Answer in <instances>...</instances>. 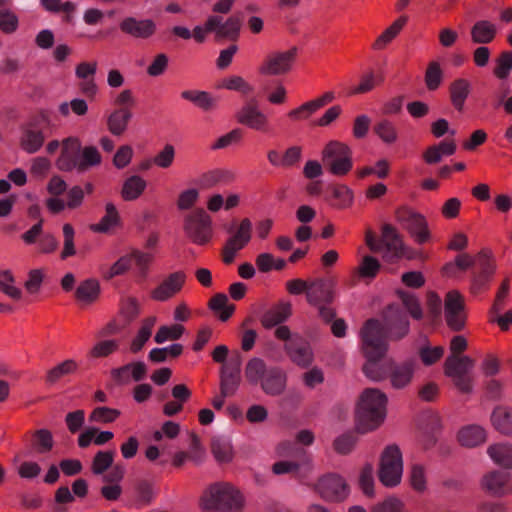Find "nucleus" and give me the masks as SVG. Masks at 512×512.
<instances>
[{"instance_id":"1","label":"nucleus","mask_w":512,"mask_h":512,"mask_svg":"<svg viewBox=\"0 0 512 512\" xmlns=\"http://www.w3.org/2000/svg\"><path fill=\"white\" fill-rule=\"evenodd\" d=\"M362 350L367 358L363 366L364 374L373 381H380L387 377V369L380 360L384 357L388 345L379 320L369 319L361 329Z\"/></svg>"},{"instance_id":"2","label":"nucleus","mask_w":512,"mask_h":512,"mask_svg":"<svg viewBox=\"0 0 512 512\" xmlns=\"http://www.w3.org/2000/svg\"><path fill=\"white\" fill-rule=\"evenodd\" d=\"M405 308L398 305H390L383 313V322L379 321L381 328L385 334V340H400L409 332V319L407 311L410 315L419 320L423 316V312L417 298L406 291H398Z\"/></svg>"},{"instance_id":"3","label":"nucleus","mask_w":512,"mask_h":512,"mask_svg":"<svg viewBox=\"0 0 512 512\" xmlns=\"http://www.w3.org/2000/svg\"><path fill=\"white\" fill-rule=\"evenodd\" d=\"M387 396L377 388L365 389L356 410L357 430L360 433L377 428L386 416Z\"/></svg>"},{"instance_id":"4","label":"nucleus","mask_w":512,"mask_h":512,"mask_svg":"<svg viewBox=\"0 0 512 512\" xmlns=\"http://www.w3.org/2000/svg\"><path fill=\"white\" fill-rule=\"evenodd\" d=\"M245 377L251 384H260L269 396H279L286 388V374L276 366H267L260 358H252L245 367Z\"/></svg>"},{"instance_id":"5","label":"nucleus","mask_w":512,"mask_h":512,"mask_svg":"<svg viewBox=\"0 0 512 512\" xmlns=\"http://www.w3.org/2000/svg\"><path fill=\"white\" fill-rule=\"evenodd\" d=\"M201 505L206 512H240L243 499L232 485L215 483L204 492Z\"/></svg>"},{"instance_id":"6","label":"nucleus","mask_w":512,"mask_h":512,"mask_svg":"<svg viewBox=\"0 0 512 512\" xmlns=\"http://www.w3.org/2000/svg\"><path fill=\"white\" fill-rule=\"evenodd\" d=\"M183 230L192 243L204 246L213 237L212 218L203 208H195L185 215Z\"/></svg>"},{"instance_id":"7","label":"nucleus","mask_w":512,"mask_h":512,"mask_svg":"<svg viewBox=\"0 0 512 512\" xmlns=\"http://www.w3.org/2000/svg\"><path fill=\"white\" fill-rule=\"evenodd\" d=\"M322 161L333 175L343 176L353 167L352 151L346 144L333 140L323 149Z\"/></svg>"},{"instance_id":"8","label":"nucleus","mask_w":512,"mask_h":512,"mask_svg":"<svg viewBox=\"0 0 512 512\" xmlns=\"http://www.w3.org/2000/svg\"><path fill=\"white\" fill-rule=\"evenodd\" d=\"M365 240L372 252L383 253L384 258L392 260L403 254V242L400 235L389 224L383 226L381 239H377L371 231H367Z\"/></svg>"},{"instance_id":"9","label":"nucleus","mask_w":512,"mask_h":512,"mask_svg":"<svg viewBox=\"0 0 512 512\" xmlns=\"http://www.w3.org/2000/svg\"><path fill=\"white\" fill-rule=\"evenodd\" d=\"M403 473L402 453L397 445H389L382 452L379 465V480L386 487H395L401 482Z\"/></svg>"},{"instance_id":"10","label":"nucleus","mask_w":512,"mask_h":512,"mask_svg":"<svg viewBox=\"0 0 512 512\" xmlns=\"http://www.w3.org/2000/svg\"><path fill=\"white\" fill-rule=\"evenodd\" d=\"M396 220L418 244H423L430 239L427 221L420 213L407 207H401L396 211Z\"/></svg>"},{"instance_id":"11","label":"nucleus","mask_w":512,"mask_h":512,"mask_svg":"<svg viewBox=\"0 0 512 512\" xmlns=\"http://www.w3.org/2000/svg\"><path fill=\"white\" fill-rule=\"evenodd\" d=\"M473 365V360L468 356L451 355L445 361V374L453 378L454 384L463 393H469L472 390L468 373Z\"/></svg>"},{"instance_id":"12","label":"nucleus","mask_w":512,"mask_h":512,"mask_svg":"<svg viewBox=\"0 0 512 512\" xmlns=\"http://www.w3.org/2000/svg\"><path fill=\"white\" fill-rule=\"evenodd\" d=\"M315 491L325 501L342 502L348 497L350 490L344 478L328 473L318 479Z\"/></svg>"},{"instance_id":"13","label":"nucleus","mask_w":512,"mask_h":512,"mask_svg":"<svg viewBox=\"0 0 512 512\" xmlns=\"http://www.w3.org/2000/svg\"><path fill=\"white\" fill-rule=\"evenodd\" d=\"M495 264L487 251H481L476 256V269L472 273L470 290L479 294L489 288V283L495 273Z\"/></svg>"},{"instance_id":"14","label":"nucleus","mask_w":512,"mask_h":512,"mask_svg":"<svg viewBox=\"0 0 512 512\" xmlns=\"http://www.w3.org/2000/svg\"><path fill=\"white\" fill-rule=\"evenodd\" d=\"M297 48L270 53L259 68L261 74L278 76L288 73L296 60Z\"/></svg>"},{"instance_id":"15","label":"nucleus","mask_w":512,"mask_h":512,"mask_svg":"<svg viewBox=\"0 0 512 512\" xmlns=\"http://www.w3.org/2000/svg\"><path fill=\"white\" fill-rule=\"evenodd\" d=\"M445 320L450 329L461 331L466 323L465 303L463 296L456 290L446 294L444 302Z\"/></svg>"},{"instance_id":"16","label":"nucleus","mask_w":512,"mask_h":512,"mask_svg":"<svg viewBox=\"0 0 512 512\" xmlns=\"http://www.w3.org/2000/svg\"><path fill=\"white\" fill-rule=\"evenodd\" d=\"M156 23L149 18H137L128 16L123 18L119 23V29L125 35L134 39L147 40L156 32Z\"/></svg>"},{"instance_id":"17","label":"nucleus","mask_w":512,"mask_h":512,"mask_svg":"<svg viewBox=\"0 0 512 512\" xmlns=\"http://www.w3.org/2000/svg\"><path fill=\"white\" fill-rule=\"evenodd\" d=\"M186 281V274L183 271H176L169 274L150 293L153 300L165 302L179 293Z\"/></svg>"},{"instance_id":"18","label":"nucleus","mask_w":512,"mask_h":512,"mask_svg":"<svg viewBox=\"0 0 512 512\" xmlns=\"http://www.w3.org/2000/svg\"><path fill=\"white\" fill-rule=\"evenodd\" d=\"M237 121L250 129L266 132L269 127L268 117L258 109L255 100L244 105L236 114Z\"/></svg>"},{"instance_id":"19","label":"nucleus","mask_w":512,"mask_h":512,"mask_svg":"<svg viewBox=\"0 0 512 512\" xmlns=\"http://www.w3.org/2000/svg\"><path fill=\"white\" fill-rule=\"evenodd\" d=\"M221 16L212 15L206 21V31L215 32L219 38L235 40L240 32L241 20L239 17L231 16L224 23Z\"/></svg>"},{"instance_id":"20","label":"nucleus","mask_w":512,"mask_h":512,"mask_svg":"<svg viewBox=\"0 0 512 512\" xmlns=\"http://www.w3.org/2000/svg\"><path fill=\"white\" fill-rule=\"evenodd\" d=\"M284 349L290 360L298 366L307 367L312 363L313 352L308 341L300 336L288 340Z\"/></svg>"},{"instance_id":"21","label":"nucleus","mask_w":512,"mask_h":512,"mask_svg":"<svg viewBox=\"0 0 512 512\" xmlns=\"http://www.w3.org/2000/svg\"><path fill=\"white\" fill-rule=\"evenodd\" d=\"M334 299V283L332 280L317 278L309 282L307 301L311 305L330 304Z\"/></svg>"},{"instance_id":"22","label":"nucleus","mask_w":512,"mask_h":512,"mask_svg":"<svg viewBox=\"0 0 512 512\" xmlns=\"http://www.w3.org/2000/svg\"><path fill=\"white\" fill-rule=\"evenodd\" d=\"M416 369V361L406 360L402 363H391L388 368V377L391 386L395 389H403L408 386Z\"/></svg>"},{"instance_id":"23","label":"nucleus","mask_w":512,"mask_h":512,"mask_svg":"<svg viewBox=\"0 0 512 512\" xmlns=\"http://www.w3.org/2000/svg\"><path fill=\"white\" fill-rule=\"evenodd\" d=\"M483 488L494 496H502L512 491L511 476L507 472L492 471L482 480Z\"/></svg>"},{"instance_id":"24","label":"nucleus","mask_w":512,"mask_h":512,"mask_svg":"<svg viewBox=\"0 0 512 512\" xmlns=\"http://www.w3.org/2000/svg\"><path fill=\"white\" fill-rule=\"evenodd\" d=\"M147 373L144 362H132L119 368L112 369L111 376L118 384H127L133 379L136 382L143 380Z\"/></svg>"},{"instance_id":"25","label":"nucleus","mask_w":512,"mask_h":512,"mask_svg":"<svg viewBox=\"0 0 512 512\" xmlns=\"http://www.w3.org/2000/svg\"><path fill=\"white\" fill-rule=\"evenodd\" d=\"M80 149V143L76 138H67L63 141V147L60 157L57 160V166L62 171H79V157L77 155Z\"/></svg>"},{"instance_id":"26","label":"nucleus","mask_w":512,"mask_h":512,"mask_svg":"<svg viewBox=\"0 0 512 512\" xmlns=\"http://www.w3.org/2000/svg\"><path fill=\"white\" fill-rule=\"evenodd\" d=\"M54 125L51 122V113L48 110H39L34 114V152L52 134Z\"/></svg>"},{"instance_id":"27","label":"nucleus","mask_w":512,"mask_h":512,"mask_svg":"<svg viewBox=\"0 0 512 512\" xmlns=\"http://www.w3.org/2000/svg\"><path fill=\"white\" fill-rule=\"evenodd\" d=\"M291 311L292 306L289 302H280L262 315L261 324L267 329L280 325L289 318Z\"/></svg>"},{"instance_id":"28","label":"nucleus","mask_w":512,"mask_h":512,"mask_svg":"<svg viewBox=\"0 0 512 512\" xmlns=\"http://www.w3.org/2000/svg\"><path fill=\"white\" fill-rule=\"evenodd\" d=\"M470 34L474 44L486 45L495 39L497 27L488 20H479L471 27Z\"/></svg>"},{"instance_id":"29","label":"nucleus","mask_w":512,"mask_h":512,"mask_svg":"<svg viewBox=\"0 0 512 512\" xmlns=\"http://www.w3.org/2000/svg\"><path fill=\"white\" fill-rule=\"evenodd\" d=\"M132 118L130 108L115 109L107 118V128L114 136H121L127 129Z\"/></svg>"},{"instance_id":"30","label":"nucleus","mask_w":512,"mask_h":512,"mask_svg":"<svg viewBox=\"0 0 512 512\" xmlns=\"http://www.w3.org/2000/svg\"><path fill=\"white\" fill-rule=\"evenodd\" d=\"M471 91V84L465 78L455 79L449 86L450 100L453 107L461 112Z\"/></svg>"},{"instance_id":"31","label":"nucleus","mask_w":512,"mask_h":512,"mask_svg":"<svg viewBox=\"0 0 512 512\" xmlns=\"http://www.w3.org/2000/svg\"><path fill=\"white\" fill-rule=\"evenodd\" d=\"M486 439L485 431L478 425H469L462 428L458 433V440L462 446L476 447Z\"/></svg>"},{"instance_id":"32","label":"nucleus","mask_w":512,"mask_h":512,"mask_svg":"<svg viewBox=\"0 0 512 512\" xmlns=\"http://www.w3.org/2000/svg\"><path fill=\"white\" fill-rule=\"evenodd\" d=\"M487 453L497 465L512 469V446L510 444L498 443L491 445Z\"/></svg>"},{"instance_id":"33","label":"nucleus","mask_w":512,"mask_h":512,"mask_svg":"<svg viewBox=\"0 0 512 512\" xmlns=\"http://www.w3.org/2000/svg\"><path fill=\"white\" fill-rule=\"evenodd\" d=\"M100 294V284L96 279H86L79 284L75 296L83 304H91Z\"/></svg>"},{"instance_id":"34","label":"nucleus","mask_w":512,"mask_h":512,"mask_svg":"<svg viewBox=\"0 0 512 512\" xmlns=\"http://www.w3.org/2000/svg\"><path fill=\"white\" fill-rule=\"evenodd\" d=\"M181 97L204 111L214 109L217 103V100L206 91L185 90L181 93Z\"/></svg>"},{"instance_id":"35","label":"nucleus","mask_w":512,"mask_h":512,"mask_svg":"<svg viewBox=\"0 0 512 512\" xmlns=\"http://www.w3.org/2000/svg\"><path fill=\"white\" fill-rule=\"evenodd\" d=\"M146 181L140 176L133 175L125 180L121 190V196L125 201L137 199L145 190Z\"/></svg>"},{"instance_id":"36","label":"nucleus","mask_w":512,"mask_h":512,"mask_svg":"<svg viewBox=\"0 0 512 512\" xmlns=\"http://www.w3.org/2000/svg\"><path fill=\"white\" fill-rule=\"evenodd\" d=\"M494 428L503 435L512 436V413L502 407L494 409L491 415Z\"/></svg>"},{"instance_id":"37","label":"nucleus","mask_w":512,"mask_h":512,"mask_svg":"<svg viewBox=\"0 0 512 512\" xmlns=\"http://www.w3.org/2000/svg\"><path fill=\"white\" fill-rule=\"evenodd\" d=\"M156 317L150 316L145 318L142 321V325L136 335V337L132 340L130 350L133 353L139 352L145 343L149 340L152 334V329L156 323Z\"/></svg>"},{"instance_id":"38","label":"nucleus","mask_w":512,"mask_h":512,"mask_svg":"<svg viewBox=\"0 0 512 512\" xmlns=\"http://www.w3.org/2000/svg\"><path fill=\"white\" fill-rule=\"evenodd\" d=\"M209 307L218 314L221 321H227L235 311V305L228 303L227 295L218 293L209 301Z\"/></svg>"},{"instance_id":"39","label":"nucleus","mask_w":512,"mask_h":512,"mask_svg":"<svg viewBox=\"0 0 512 512\" xmlns=\"http://www.w3.org/2000/svg\"><path fill=\"white\" fill-rule=\"evenodd\" d=\"M251 233L252 223L248 218H244L241 220L235 233L227 240V243L241 250L249 243Z\"/></svg>"},{"instance_id":"40","label":"nucleus","mask_w":512,"mask_h":512,"mask_svg":"<svg viewBox=\"0 0 512 512\" xmlns=\"http://www.w3.org/2000/svg\"><path fill=\"white\" fill-rule=\"evenodd\" d=\"M406 16H401L396 21L393 22L391 26H389L374 42L373 49L375 50H381L385 48V46L390 43L397 34L401 31L403 26L407 22Z\"/></svg>"},{"instance_id":"41","label":"nucleus","mask_w":512,"mask_h":512,"mask_svg":"<svg viewBox=\"0 0 512 512\" xmlns=\"http://www.w3.org/2000/svg\"><path fill=\"white\" fill-rule=\"evenodd\" d=\"M211 450L218 462H230L232 460V445L225 437H214L211 442Z\"/></svg>"},{"instance_id":"42","label":"nucleus","mask_w":512,"mask_h":512,"mask_svg":"<svg viewBox=\"0 0 512 512\" xmlns=\"http://www.w3.org/2000/svg\"><path fill=\"white\" fill-rule=\"evenodd\" d=\"M119 222V214L113 203L106 204V213L101 218L100 222L93 224L91 229L94 232L106 233L111 227L117 225Z\"/></svg>"},{"instance_id":"43","label":"nucleus","mask_w":512,"mask_h":512,"mask_svg":"<svg viewBox=\"0 0 512 512\" xmlns=\"http://www.w3.org/2000/svg\"><path fill=\"white\" fill-rule=\"evenodd\" d=\"M76 369H77V363L74 360H72V359L65 360L64 362L53 367L52 369H50L47 372L46 379H45L46 383L48 385H53L62 377L74 373L76 371Z\"/></svg>"},{"instance_id":"44","label":"nucleus","mask_w":512,"mask_h":512,"mask_svg":"<svg viewBox=\"0 0 512 512\" xmlns=\"http://www.w3.org/2000/svg\"><path fill=\"white\" fill-rule=\"evenodd\" d=\"M373 130L375 134L386 144H392L396 142L398 138L396 126L387 119H382L377 122L374 125Z\"/></svg>"},{"instance_id":"45","label":"nucleus","mask_w":512,"mask_h":512,"mask_svg":"<svg viewBox=\"0 0 512 512\" xmlns=\"http://www.w3.org/2000/svg\"><path fill=\"white\" fill-rule=\"evenodd\" d=\"M115 457V452L109 451H98L92 461L91 470L95 475H102L110 467H112Z\"/></svg>"},{"instance_id":"46","label":"nucleus","mask_w":512,"mask_h":512,"mask_svg":"<svg viewBox=\"0 0 512 512\" xmlns=\"http://www.w3.org/2000/svg\"><path fill=\"white\" fill-rule=\"evenodd\" d=\"M240 380V375L220 371V393L222 397L234 395L239 387Z\"/></svg>"},{"instance_id":"47","label":"nucleus","mask_w":512,"mask_h":512,"mask_svg":"<svg viewBox=\"0 0 512 512\" xmlns=\"http://www.w3.org/2000/svg\"><path fill=\"white\" fill-rule=\"evenodd\" d=\"M54 446L52 432L48 429H39L34 431V450L38 453H48Z\"/></svg>"},{"instance_id":"48","label":"nucleus","mask_w":512,"mask_h":512,"mask_svg":"<svg viewBox=\"0 0 512 512\" xmlns=\"http://www.w3.org/2000/svg\"><path fill=\"white\" fill-rule=\"evenodd\" d=\"M120 415L117 409L109 408L106 406L96 407L89 415V421L92 423H111L114 422Z\"/></svg>"},{"instance_id":"49","label":"nucleus","mask_w":512,"mask_h":512,"mask_svg":"<svg viewBox=\"0 0 512 512\" xmlns=\"http://www.w3.org/2000/svg\"><path fill=\"white\" fill-rule=\"evenodd\" d=\"M120 313L126 324L134 321L140 314V304L135 297H126L121 300Z\"/></svg>"},{"instance_id":"50","label":"nucleus","mask_w":512,"mask_h":512,"mask_svg":"<svg viewBox=\"0 0 512 512\" xmlns=\"http://www.w3.org/2000/svg\"><path fill=\"white\" fill-rule=\"evenodd\" d=\"M443 80V71L436 61L429 63L425 72V84L430 91L436 90Z\"/></svg>"},{"instance_id":"51","label":"nucleus","mask_w":512,"mask_h":512,"mask_svg":"<svg viewBox=\"0 0 512 512\" xmlns=\"http://www.w3.org/2000/svg\"><path fill=\"white\" fill-rule=\"evenodd\" d=\"M184 327L180 324H174L172 326H161L154 340L158 344H162L168 340H178L184 333Z\"/></svg>"},{"instance_id":"52","label":"nucleus","mask_w":512,"mask_h":512,"mask_svg":"<svg viewBox=\"0 0 512 512\" xmlns=\"http://www.w3.org/2000/svg\"><path fill=\"white\" fill-rule=\"evenodd\" d=\"M19 26L17 15L7 8L0 9V31L4 34H13Z\"/></svg>"},{"instance_id":"53","label":"nucleus","mask_w":512,"mask_h":512,"mask_svg":"<svg viewBox=\"0 0 512 512\" xmlns=\"http://www.w3.org/2000/svg\"><path fill=\"white\" fill-rule=\"evenodd\" d=\"M14 277L9 270H0V290L12 299L21 297V290L13 285Z\"/></svg>"},{"instance_id":"54","label":"nucleus","mask_w":512,"mask_h":512,"mask_svg":"<svg viewBox=\"0 0 512 512\" xmlns=\"http://www.w3.org/2000/svg\"><path fill=\"white\" fill-rule=\"evenodd\" d=\"M380 267L381 265L376 258L366 255L362 258L357 273L359 277L372 279L377 275Z\"/></svg>"},{"instance_id":"55","label":"nucleus","mask_w":512,"mask_h":512,"mask_svg":"<svg viewBox=\"0 0 512 512\" xmlns=\"http://www.w3.org/2000/svg\"><path fill=\"white\" fill-rule=\"evenodd\" d=\"M100 162L101 155L98 150L93 146L85 147L81 157H79V172H84L89 167L100 164Z\"/></svg>"},{"instance_id":"56","label":"nucleus","mask_w":512,"mask_h":512,"mask_svg":"<svg viewBox=\"0 0 512 512\" xmlns=\"http://www.w3.org/2000/svg\"><path fill=\"white\" fill-rule=\"evenodd\" d=\"M132 265V257L130 255H124L120 257L112 266H110L106 271L102 272V275L105 279L110 280L115 276H119L124 274L126 271L130 269Z\"/></svg>"},{"instance_id":"57","label":"nucleus","mask_w":512,"mask_h":512,"mask_svg":"<svg viewBox=\"0 0 512 512\" xmlns=\"http://www.w3.org/2000/svg\"><path fill=\"white\" fill-rule=\"evenodd\" d=\"M357 442V436L354 432H347L338 436L334 442L333 447L339 454H349Z\"/></svg>"},{"instance_id":"58","label":"nucleus","mask_w":512,"mask_h":512,"mask_svg":"<svg viewBox=\"0 0 512 512\" xmlns=\"http://www.w3.org/2000/svg\"><path fill=\"white\" fill-rule=\"evenodd\" d=\"M40 6L47 12L59 13L64 12L71 14L75 10L74 3L70 1L62 2V0H39Z\"/></svg>"},{"instance_id":"59","label":"nucleus","mask_w":512,"mask_h":512,"mask_svg":"<svg viewBox=\"0 0 512 512\" xmlns=\"http://www.w3.org/2000/svg\"><path fill=\"white\" fill-rule=\"evenodd\" d=\"M331 189L333 197L337 200L336 206L338 208H347L353 203V192L346 185H336Z\"/></svg>"},{"instance_id":"60","label":"nucleus","mask_w":512,"mask_h":512,"mask_svg":"<svg viewBox=\"0 0 512 512\" xmlns=\"http://www.w3.org/2000/svg\"><path fill=\"white\" fill-rule=\"evenodd\" d=\"M512 69V52H502L497 59V64L494 69V74L499 79H506Z\"/></svg>"},{"instance_id":"61","label":"nucleus","mask_w":512,"mask_h":512,"mask_svg":"<svg viewBox=\"0 0 512 512\" xmlns=\"http://www.w3.org/2000/svg\"><path fill=\"white\" fill-rule=\"evenodd\" d=\"M130 256L137 266L138 275L143 279L146 278L149 265L153 258L152 255L139 250H133Z\"/></svg>"},{"instance_id":"62","label":"nucleus","mask_w":512,"mask_h":512,"mask_svg":"<svg viewBox=\"0 0 512 512\" xmlns=\"http://www.w3.org/2000/svg\"><path fill=\"white\" fill-rule=\"evenodd\" d=\"M85 422L84 410H75L65 416V423L70 433L75 434L80 431Z\"/></svg>"},{"instance_id":"63","label":"nucleus","mask_w":512,"mask_h":512,"mask_svg":"<svg viewBox=\"0 0 512 512\" xmlns=\"http://www.w3.org/2000/svg\"><path fill=\"white\" fill-rule=\"evenodd\" d=\"M410 482L416 491L422 492L426 488L425 469L420 464H414L410 472Z\"/></svg>"},{"instance_id":"64","label":"nucleus","mask_w":512,"mask_h":512,"mask_svg":"<svg viewBox=\"0 0 512 512\" xmlns=\"http://www.w3.org/2000/svg\"><path fill=\"white\" fill-rule=\"evenodd\" d=\"M372 512H405L402 501L395 497H388L383 502L377 504Z\"/></svg>"}]
</instances>
